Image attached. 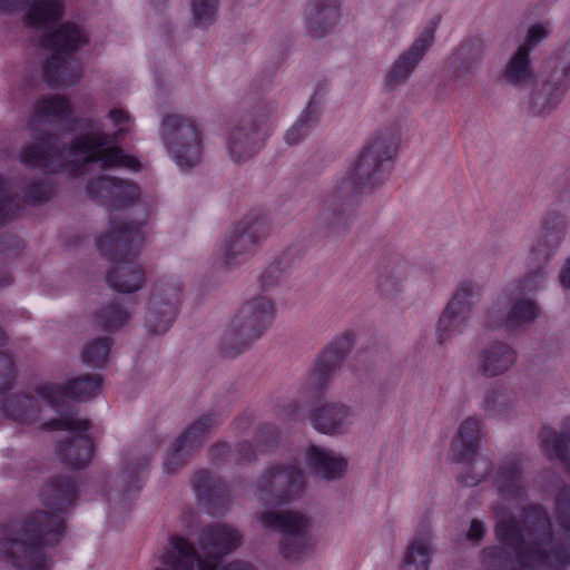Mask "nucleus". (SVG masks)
Wrapping results in <instances>:
<instances>
[{"instance_id":"nucleus-53","label":"nucleus","mask_w":570,"mask_h":570,"mask_svg":"<svg viewBox=\"0 0 570 570\" xmlns=\"http://www.w3.org/2000/svg\"><path fill=\"white\" fill-rule=\"evenodd\" d=\"M23 248L24 243L19 237L10 234L0 236V255L7 258H14Z\"/></svg>"},{"instance_id":"nucleus-57","label":"nucleus","mask_w":570,"mask_h":570,"mask_svg":"<svg viewBox=\"0 0 570 570\" xmlns=\"http://www.w3.org/2000/svg\"><path fill=\"white\" fill-rule=\"evenodd\" d=\"M548 36V31L541 24H534L529 28L527 40L523 45H528L531 50Z\"/></svg>"},{"instance_id":"nucleus-42","label":"nucleus","mask_w":570,"mask_h":570,"mask_svg":"<svg viewBox=\"0 0 570 570\" xmlns=\"http://www.w3.org/2000/svg\"><path fill=\"white\" fill-rule=\"evenodd\" d=\"M514 407L512 394L505 390L489 391L482 402V409L491 417H505Z\"/></svg>"},{"instance_id":"nucleus-58","label":"nucleus","mask_w":570,"mask_h":570,"mask_svg":"<svg viewBox=\"0 0 570 570\" xmlns=\"http://www.w3.org/2000/svg\"><path fill=\"white\" fill-rule=\"evenodd\" d=\"M236 452L239 461L250 462L256 459L255 450L249 442L238 443Z\"/></svg>"},{"instance_id":"nucleus-7","label":"nucleus","mask_w":570,"mask_h":570,"mask_svg":"<svg viewBox=\"0 0 570 570\" xmlns=\"http://www.w3.org/2000/svg\"><path fill=\"white\" fill-rule=\"evenodd\" d=\"M546 72L544 80L530 87L527 96L529 111L534 116L556 110L570 89V41L546 60Z\"/></svg>"},{"instance_id":"nucleus-3","label":"nucleus","mask_w":570,"mask_h":570,"mask_svg":"<svg viewBox=\"0 0 570 570\" xmlns=\"http://www.w3.org/2000/svg\"><path fill=\"white\" fill-rule=\"evenodd\" d=\"M237 529L225 523H213L203 528L198 542L206 559H202L195 547L181 537H174L170 548L160 557L161 566L154 570H217L218 560L242 543Z\"/></svg>"},{"instance_id":"nucleus-41","label":"nucleus","mask_w":570,"mask_h":570,"mask_svg":"<svg viewBox=\"0 0 570 570\" xmlns=\"http://www.w3.org/2000/svg\"><path fill=\"white\" fill-rule=\"evenodd\" d=\"M480 294L481 287L479 284L471 281H463L453 293L446 306L470 317Z\"/></svg>"},{"instance_id":"nucleus-44","label":"nucleus","mask_w":570,"mask_h":570,"mask_svg":"<svg viewBox=\"0 0 570 570\" xmlns=\"http://www.w3.org/2000/svg\"><path fill=\"white\" fill-rule=\"evenodd\" d=\"M430 544L422 539L413 540L409 547L403 560L402 570H429Z\"/></svg>"},{"instance_id":"nucleus-5","label":"nucleus","mask_w":570,"mask_h":570,"mask_svg":"<svg viewBox=\"0 0 570 570\" xmlns=\"http://www.w3.org/2000/svg\"><path fill=\"white\" fill-rule=\"evenodd\" d=\"M89 42L88 32L77 23H62L52 32H46L41 43L53 53L43 66V78L50 86L69 87L81 77V67L72 55Z\"/></svg>"},{"instance_id":"nucleus-59","label":"nucleus","mask_w":570,"mask_h":570,"mask_svg":"<svg viewBox=\"0 0 570 570\" xmlns=\"http://www.w3.org/2000/svg\"><path fill=\"white\" fill-rule=\"evenodd\" d=\"M485 533V525L479 520H472L468 531V539L472 541H480Z\"/></svg>"},{"instance_id":"nucleus-4","label":"nucleus","mask_w":570,"mask_h":570,"mask_svg":"<svg viewBox=\"0 0 570 570\" xmlns=\"http://www.w3.org/2000/svg\"><path fill=\"white\" fill-rule=\"evenodd\" d=\"M141 226L140 222H112L110 230L97 240L100 254L115 262L106 281L116 292L130 294L144 286L145 273L131 259L142 244Z\"/></svg>"},{"instance_id":"nucleus-55","label":"nucleus","mask_w":570,"mask_h":570,"mask_svg":"<svg viewBox=\"0 0 570 570\" xmlns=\"http://www.w3.org/2000/svg\"><path fill=\"white\" fill-rule=\"evenodd\" d=\"M279 431L269 423H264L258 429L257 440L264 446H273L278 442Z\"/></svg>"},{"instance_id":"nucleus-21","label":"nucleus","mask_w":570,"mask_h":570,"mask_svg":"<svg viewBox=\"0 0 570 570\" xmlns=\"http://www.w3.org/2000/svg\"><path fill=\"white\" fill-rule=\"evenodd\" d=\"M65 153V144L57 137L45 134L23 148L20 160L30 167L52 170L61 165Z\"/></svg>"},{"instance_id":"nucleus-26","label":"nucleus","mask_w":570,"mask_h":570,"mask_svg":"<svg viewBox=\"0 0 570 570\" xmlns=\"http://www.w3.org/2000/svg\"><path fill=\"white\" fill-rule=\"evenodd\" d=\"M530 52L528 45H521L512 53L501 73L504 83L522 90L535 85L537 75L531 66Z\"/></svg>"},{"instance_id":"nucleus-19","label":"nucleus","mask_w":570,"mask_h":570,"mask_svg":"<svg viewBox=\"0 0 570 570\" xmlns=\"http://www.w3.org/2000/svg\"><path fill=\"white\" fill-rule=\"evenodd\" d=\"M102 379L99 374H87L70 380L67 384L46 383L36 387V394L59 410L66 397L86 401L99 394Z\"/></svg>"},{"instance_id":"nucleus-17","label":"nucleus","mask_w":570,"mask_h":570,"mask_svg":"<svg viewBox=\"0 0 570 570\" xmlns=\"http://www.w3.org/2000/svg\"><path fill=\"white\" fill-rule=\"evenodd\" d=\"M347 183H338L320 200L316 215L317 225L332 234L345 233L352 218L351 196Z\"/></svg>"},{"instance_id":"nucleus-39","label":"nucleus","mask_w":570,"mask_h":570,"mask_svg":"<svg viewBox=\"0 0 570 570\" xmlns=\"http://www.w3.org/2000/svg\"><path fill=\"white\" fill-rule=\"evenodd\" d=\"M406 265L400 258L390 259L379 269L377 287L380 292L386 296L399 293L406 279Z\"/></svg>"},{"instance_id":"nucleus-25","label":"nucleus","mask_w":570,"mask_h":570,"mask_svg":"<svg viewBox=\"0 0 570 570\" xmlns=\"http://www.w3.org/2000/svg\"><path fill=\"white\" fill-rule=\"evenodd\" d=\"M352 345L348 340L335 343L326 348L317 358L309 382L314 390L327 387L334 373L341 367Z\"/></svg>"},{"instance_id":"nucleus-36","label":"nucleus","mask_w":570,"mask_h":570,"mask_svg":"<svg viewBox=\"0 0 570 570\" xmlns=\"http://www.w3.org/2000/svg\"><path fill=\"white\" fill-rule=\"evenodd\" d=\"M194 489L199 499L204 500L206 504L223 505L227 498V487L217 476L207 470H200L195 473Z\"/></svg>"},{"instance_id":"nucleus-9","label":"nucleus","mask_w":570,"mask_h":570,"mask_svg":"<svg viewBox=\"0 0 570 570\" xmlns=\"http://www.w3.org/2000/svg\"><path fill=\"white\" fill-rule=\"evenodd\" d=\"M160 139L179 168L196 167L203 155V134L199 124L190 117L170 114L163 118Z\"/></svg>"},{"instance_id":"nucleus-61","label":"nucleus","mask_w":570,"mask_h":570,"mask_svg":"<svg viewBox=\"0 0 570 570\" xmlns=\"http://www.w3.org/2000/svg\"><path fill=\"white\" fill-rule=\"evenodd\" d=\"M108 116L116 126L120 125L121 122L130 121V115L124 109H111Z\"/></svg>"},{"instance_id":"nucleus-63","label":"nucleus","mask_w":570,"mask_h":570,"mask_svg":"<svg viewBox=\"0 0 570 570\" xmlns=\"http://www.w3.org/2000/svg\"><path fill=\"white\" fill-rule=\"evenodd\" d=\"M559 281L562 287L570 288V257L559 273Z\"/></svg>"},{"instance_id":"nucleus-33","label":"nucleus","mask_w":570,"mask_h":570,"mask_svg":"<svg viewBox=\"0 0 570 570\" xmlns=\"http://www.w3.org/2000/svg\"><path fill=\"white\" fill-rule=\"evenodd\" d=\"M148 456H142L134 462V460H129L126 462V468L122 471L121 475L114 481V485L117 488L116 491H110L107 493V498L109 502L121 503L126 500L127 497L131 494V492L138 491L140 488L138 471L146 468L149 463Z\"/></svg>"},{"instance_id":"nucleus-15","label":"nucleus","mask_w":570,"mask_h":570,"mask_svg":"<svg viewBox=\"0 0 570 570\" xmlns=\"http://www.w3.org/2000/svg\"><path fill=\"white\" fill-rule=\"evenodd\" d=\"M220 421L218 414L210 412L188 425L171 445L164 462L165 472L174 474L184 468L190 455L203 445L206 436L220 424Z\"/></svg>"},{"instance_id":"nucleus-27","label":"nucleus","mask_w":570,"mask_h":570,"mask_svg":"<svg viewBox=\"0 0 570 570\" xmlns=\"http://www.w3.org/2000/svg\"><path fill=\"white\" fill-rule=\"evenodd\" d=\"M306 466L324 480L341 479L347 469V460L333 451L311 445L305 455Z\"/></svg>"},{"instance_id":"nucleus-18","label":"nucleus","mask_w":570,"mask_h":570,"mask_svg":"<svg viewBox=\"0 0 570 570\" xmlns=\"http://www.w3.org/2000/svg\"><path fill=\"white\" fill-rule=\"evenodd\" d=\"M569 222L564 214L549 210L541 220L540 234L530 247L532 266H547L559 250L568 233Z\"/></svg>"},{"instance_id":"nucleus-13","label":"nucleus","mask_w":570,"mask_h":570,"mask_svg":"<svg viewBox=\"0 0 570 570\" xmlns=\"http://www.w3.org/2000/svg\"><path fill=\"white\" fill-rule=\"evenodd\" d=\"M304 475L296 464L268 466L256 481V498L264 505H281L304 490Z\"/></svg>"},{"instance_id":"nucleus-47","label":"nucleus","mask_w":570,"mask_h":570,"mask_svg":"<svg viewBox=\"0 0 570 570\" xmlns=\"http://www.w3.org/2000/svg\"><path fill=\"white\" fill-rule=\"evenodd\" d=\"M138 197L139 187L136 184L117 178L112 196L109 198L108 207L119 209L134 204Z\"/></svg>"},{"instance_id":"nucleus-48","label":"nucleus","mask_w":570,"mask_h":570,"mask_svg":"<svg viewBox=\"0 0 570 570\" xmlns=\"http://www.w3.org/2000/svg\"><path fill=\"white\" fill-rule=\"evenodd\" d=\"M191 14L196 27H208L217 17L218 0H191Z\"/></svg>"},{"instance_id":"nucleus-12","label":"nucleus","mask_w":570,"mask_h":570,"mask_svg":"<svg viewBox=\"0 0 570 570\" xmlns=\"http://www.w3.org/2000/svg\"><path fill=\"white\" fill-rule=\"evenodd\" d=\"M90 426L89 420L79 419L73 413L63 414L43 424L46 430L69 433L65 440L59 441L57 454L63 464L77 470L86 468L91 460L92 441L86 434Z\"/></svg>"},{"instance_id":"nucleus-11","label":"nucleus","mask_w":570,"mask_h":570,"mask_svg":"<svg viewBox=\"0 0 570 570\" xmlns=\"http://www.w3.org/2000/svg\"><path fill=\"white\" fill-rule=\"evenodd\" d=\"M265 528L282 533L279 551L287 560H301L314 548L315 541L309 533V520L297 511H266L261 515Z\"/></svg>"},{"instance_id":"nucleus-24","label":"nucleus","mask_w":570,"mask_h":570,"mask_svg":"<svg viewBox=\"0 0 570 570\" xmlns=\"http://www.w3.org/2000/svg\"><path fill=\"white\" fill-rule=\"evenodd\" d=\"M336 0H309L305 9L307 35L315 39L325 37L338 21Z\"/></svg>"},{"instance_id":"nucleus-38","label":"nucleus","mask_w":570,"mask_h":570,"mask_svg":"<svg viewBox=\"0 0 570 570\" xmlns=\"http://www.w3.org/2000/svg\"><path fill=\"white\" fill-rule=\"evenodd\" d=\"M63 13L61 0H35L24 17L26 24L32 28H48Z\"/></svg>"},{"instance_id":"nucleus-49","label":"nucleus","mask_w":570,"mask_h":570,"mask_svg":"<svg viewBox=\"0 0 570 570\" xmlns=\"http://www.w3.org/2000/svg\"><path fill=\"white\" fill-rule=\"evenodd\" d=\"M21 209L20 199L12 195L7 184L0 178V227L4 226Z\"/></svg>"},{"instance_id":"nucleus-1","label":"nucleus","mask_w":570,"mask_h":570,"mask_svg":"<svg viewBox=\"0 0 570 570\" xmlns=\"http://www.w3.org/2000/svg\"><path fill=\"white\" fill-rule=\"evenodd\" d=\"M554 518L560 527L552 532L550 517L539 504L524 507L521 520L502 518L497 522V538L502 548L488 553L500 559L497 570H562L570 564V487H562L554 499Z\"/></svg>"},{"instance_id":"nucleus-2","label":"nucleus","mask_w":570,"mask_h":570,"mask_svg":"<svg viewBox=\"0 0 570 570\" xmlns=\"http://www.w3.org/2000/svg\"><path fill=\"white\" fill-rule=\"evenodd\" d=\"M79 485L68 474L49 476L39 489V500L48 511H37L24 522L0 528V558L19 570H48L42 546L57 544L65 533L62 513L78 499Z\"/></svg>"},{"instance_id":"nucleus-20","label":"nucleus","mask_w":570,"mask_h":570,"mask_svg":"<svg viewBox=\"0 0 570 570\" xmlns=\"http://www.w3.org/2000/svg\"><path fill=\"white\" fill-rule=\"evenodd\" d=\"M434 41V29L423 30L413 43L392 63L386 76L385 87L392 91L405 85Z\"/></svg>"},{"instance_id":"nucleus-22","label":"nucleus","mask_w":570,"mask_h":570,"mask_svg":"<svg viewBox=\"0 0 570 570\" xmlns=\"http://www.w3.org/2000/svg\"><path fill=\"white\" fill-rule=\"evenodd\" d=\"M517 362V352L504 342H492L482 347L476 358V372L485 377L507 373Z\"/></svg>"},{"instance_id":"nucleus-31","label":"nucleus","mask_w":570,"mask_h":570,"mask_svg":"<svg viewBox=\"0 0 570 570\" xmlns=\"http://www.w3.org/2000/svg\"><path fill=\"white\" fill-rule=\"evenodd\" d=\"M539 439L544 454L549 459L557 458L570 470V416L564 420L561 432L543 426Z\"/></svg>"},{"instance_id":"nucleus-10","label":"nucleus","mask_w":570,"mask_h":570,"mask_svg":"<svg viewBox=\"0 0 570 570\" xmlns=\"http://www.w3.org/2000/svg\"><path fill=\"white\" fill-rule=\"evenodd\" d=\"M112 141V136L105 134L99 124L86 121L85 130L71 140L68 151L82 157L85 164L100 163L102 169L124 166L139 170L138 159L125 155L119 147L111 145Z\"/></svg>"},{"instance_id":"nucleus-56","label":"nucleus","mask_w":570,"mask_h":570,"mask_svg":"<svg viewBox=\"0 0 570 570\" xmlns=\"http://www.w3.org/2000/svg\"><path fill=\"white\" fill-rule=\"evenodd\" d=\"M281 276V269L278 265H271L268 266L259 276V282L263 288H271L275 286Z\"/></svg>"},{"instance_id":"nucleus-34","label":"nucleus","mask_w":570,"mask_h":570,"mask_svg":"<svg viewBox=\"0 0 570 570\" xmlns=\"http://www.w3.org/2000/svg\"><path fill=\"white\" fill-rule=\"evenodd\" d=\"M131 311L118 301H109L92 313V323L106 332H115L127 325Z\"/></svg>"},{"instance_id":"nucleus-28","label":"nucleus","mask_w":570,"mask_h":570,"mask_svg":"<svg viewBox=\"0 0 570 570\" xmlns=\"http://www.w3.org/2000/svg\"><path fill=\"white\" fill-rule=\"evenodd\" d=\"M259 126L249 119L242 120L232 131L228 149L236 163L253 157L261 148Z\"/></svg>"},{"instance_id":"nucleus-40","label":"nucleus","mask_w":570,"mask_h":570,"mask_svg":"<svg viewBox=\"0 0 570 570\" xmlns=\"http://www.w3.org/2000/svg\"><path fill=\"white\" fill-rule=\"evenodd\" d=\"M470 317L459 311L445 307L436 325L438 344L443 345L461 334Z\"/></svg>"},{"instance_id":"nucleus-16","label":"nucleus","mask_w":570,"mask_h":570,"mask_svg":"<svg viewBox=\"0 0 570 570\" xmlns=\"http://www.w3.org/2000/svg\"><path fill=\"white\" fill-rule=\"evenodd\" d=\"M269 224L265 218H248L237 226L225 240L223 264L237 266L254 255L257 247L269 235Z\"/></svg>"},{"instance_id":"nucleus-43","label":"nucleus","mask_w":570,"mask_h":570,"mask_svg":"<svg viewBox=\"0 0 570 570\" xmlns=\"http://www.w3.org/2000/svg\"><path fill=\"white\" fill-rule=\"evenodd\" d=\"M317 107L313 100H309L306 109L302 112L298 120L286 131V142L288 145H296L302 141L309 134L313 125L317 121Z\"/></svg>"},{"instance_id":"nucleus-60","label":"nucleus","mask_w":570,"mask_h":570,"mask_svg":"<svg viewBox=\"0 0 570 570\" xmlns=\"http://www.w3.org/2000/svg\"><path fill=\"white\" fill-rule=\"evenodd\" d=\"M30 4V0H0L1 11H18L23 10Z\"/></svg>"},{"instance_id":"nucleus-14","label":"nucleus","mask_w":570,"mask_h":570,"mask_svg":"<svg viewBox=\"0 0 570 570\" xmlns=\"http://www.w3.org/2000/svg\"><path fill=\"white\" fill-rule=\"evenodd\" d=\"M181 284L177 278L163 277L153 287L146 326L150 335L166 333L173 324L180 301Z\"/></svg>"},{"instance_id":"nucleus-35","label":"nucleus","mask_w":570,"mask_h":570,"mask_svg":"<svg viewBox=\"0 0 570 570\" xmlns=\"http://www.w3.org/2000/svg\"><path fill=\"white\" fill-rule=\"evenodd\" d=\"M3 414L18 423H31L40 412L39 400L30 394H14L2 403Z\"/></svg>"},{"instance_id":"nucleus-30","label":"nucleus","mask_w":570,"mask_h":570,"mask_svg":"<svg viewBox=\"0 0 570 570\" xmlns=\"http://www.w3.org/2000/svg\"><path fill=\"white\" fill-rule=\"evenodd\" d=\"M481 421L468 417L451 443L450 459L456 463L471 462L479 450Z\"/></svg>"},{"instance_id":"nucleus-52","label":"nucleus","mask_w":570,"mask_h":570,"mask_svg":"<svg viewBox=\"0 0 570 570\" xmlns=\"http://www.w3.org/2000/svg\"><path fill=\"white\" fill-rule=\"evenodd\" d=\"M51 193V186L46 180L35 181L28 187L23 203L32 205L45 203L49 200Z\"/></svg>"},{"instance_id":"nucleus-45","label":"nucleus","mask_w":570,"mask_h":570,"mask_svg":"<svg viewBox=\"0 0 570 570\" xmlns=\"http://www.w3.org/2000/svg\"><path fill=\"white\" fill-rule=\"evenodd\" d=\"M71 115L69 101L63 96L52 95L38 100L36 116L40 119L68 117Z\"/></svg>"},{"instance_id":"nucleus-54","label":"nucleus","mask_w":570,"mask_h":570,"mask_svg":"<svg viewBox=\"0 0 570 570\" xmlns=\"http://www.w3.org/2000/svg\"><path fill=\"white\" fill-rule=\"evenodd\" d=\"M546 266H533V271L528 273L521 281L520 287L524 292H534L543 286L546 273Z\"/></svg>"},{"instance_id":"nucleus-62","label":"nucleus","mask_w":570,"mask_h":570,"mask_svg":"<svg viewBox=\"0 0 570 570\" xmlns=\"http://www.w3.org/2000/svg\"><path fill=\"white\" fill-rule=\"evenodd\" d=\"M230 452V446L227 443H218L210 449V456L214 460H224Z\"/></svg>"},{"instance_id":"nucleus-50","label":"nucleus","mask_w":570,"mask_h":570,"mask_svg":"<svg viewBox=\"0 0 570 570\" xmlns=\"http://www.w3.org/2000/svg\"><path fill=\"white\" fill-rule=\"evenodd\" d=\"M117 178L109 176H101L90 180L86 187L88 195L92 198H97L101 204L107 205L110 196L115 189Z\"/></svg>"},{"instance_id":"nucleus-6","label":"nucleus","mask_w":570,"mask_h":570,"mask_svg":"<svg viewBox=\"0 0 570 570\" xmlns=\"http://www.w3.org/2000/svg\"><path fill=\"white\" fill-rule=\"evenodd\" d=\"M275 306L266 295L247 299L232 318L224 333L219 352L224 357H235L249 348L272 326Z\"/></svg>"},{"instance_id":"nucleus-46","label":"nucleus","mask_w":570,"mask_h":570,"mask_svg":"<svg viewBox=\"0 0 570 570\" xmlns=\"http://www.w3.org/2000/svg\"><path fill=\"white\" fill-rule=\"evenodd\" d=\"M112 340L109 337H98L88 343L82 353L81 358L85 364L100 368L102 367L110 352Z\"/></svg>"},{"instance_id":"nucleus-37","label":"nucleus","mask_w":570,"mask_h":570,"mask_svg":"<svg viewBox=\"0 0 570 570\" xmlns=\"http://www.w3.org/2000/svg\"><path fill=\"white\" fill-rule=\"evenodd\" d=\"M497 489L502 500L507 501L519 500L524 495L519 462L511 461L501 465L497 478Z\"/></svg>"},{"instance_id":"nucleus-51","label":"nucleus","mask_w":570,"mask_h":570,"mask_svg":"<svg viewBox=\"0 0 570 570\" xmlns=\"http://www.w3.org/2000/svg\"><path fill=\"white\" fill-rule=\"evenodd\" d=\"M16 376L13 358L7 353L0 352V394L12 389Z\"/></svg>"},{"instance_id":"nucleus-23","label":"nucleus","mask_w":570,"mask_h":570,"mask_svg":"<svg viewBox=\"0 0 570 570\" xmlns=\"http://www.w3.org/2000/svg\"><path fill=\"white\" fill-rule=\"evenodd\" d=\"M540 314L538 305L530 299H519L504 314L503 306L495 304L487 315V325L491 328L504 326L507 331H513L524 324L533 322Z\"/></svg>"},{"instance_id":"nucleus-32","label":"nucleus","mask_w":570,"mask_h":570,"mask_svg":"<svg viewBox=\"0 0 570 570\" xmlns=\"http://www.w3.org/2000/svg\"><path fill=\"white\" fill-rule=\"evenodd\" d=\"M485 43L481 38L474 37L463 42L454 53L452 70L455 78L472 75L485 53Z\"/></svg>"},{"instance_id":"nucleus-29","label":"nucleus","mask_w":570,"mask_h":570,"mask_svg":"<svg viewBox=\"0 0 570 570\" xmlns=\"http://www.w3.org/2000/svg\"><path fill=\"white\" fill-rule=\"evenodd\" d=\"M351 417V410L341 403H325L309 413L314 429L324 434L341 433L350 424Z\"/></svg>"},{"instance_id":"nucleus-8","label":"nucleus","mask_w":570,"mask_h":570,"mask_svg":"<svg viewBox=\"0 0 570 570\" xmlns=\"http://www.w3.org/2000/svg\"><path fill=\"white\" fill-rule=\"evenodd\" d=\"M395 139L392 131L375 135L362 149L346 177L348 189L355 193H371L383 184V164L394 156Z\"/></svg>"},{"instance_id":"nucleus-64","label":"nucleus","mask_w":570,"mask_h":570,"mask_svg":"<svg viewBox=\"0 0 570 570\" xmlns=\"http://www.w3.org/2000/svg\"><path fill=\"white\" fill-rule=\"evenodd\" d=\"M222 570H255L253 566L243 561H235L225 566Z\"/></svg>"}]
</instances>
